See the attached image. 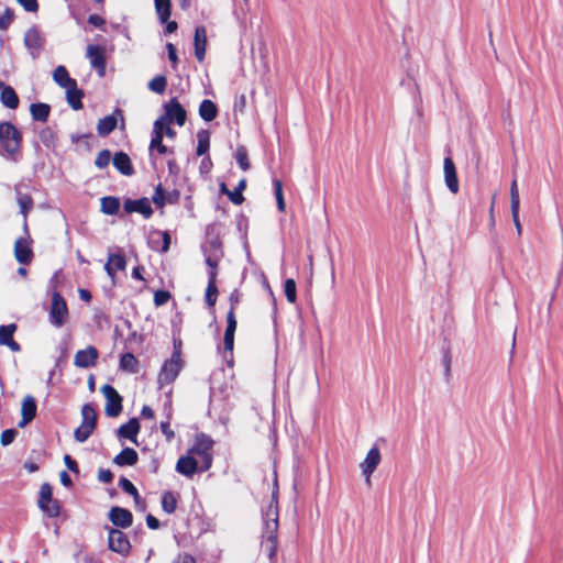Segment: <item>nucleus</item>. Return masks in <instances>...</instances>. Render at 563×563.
Instances as JSON below:
<instances>
[{
    "label": "nucleus",
    "mask_w": 563,
    "mask_h": 563,
    "mask_svg": "<svg viewBox=\"0 0 563 563\" xmlns=\"http://www.w3.org/2000/svg\"><path fill=\"white\" fill-rule=\"evenodd\" d=\"M278 516V507L274 504L268 505L263 512V537L266 540L265 550L269 560H273L277 553Z\"/></svg>",
    "instance_id": "obj_1"
},
{
    "label": "nucleus",
    "mask_w": 563,
    "mask_h": 563,
    "mask_svg": "<svg viewBox=\"0 0 563 563\" xmlns=\"http://www.w3.org/2000/svg\"><path fill=\"white\" fill-rule=\"evenodd\" d=\"M22 143L21 131L11 122L0 123V147L9 155L20 151Z\"/></svg>",
    "instance_id": "obj_2"
},
{
    "label": "nucleus",
    "mask_w": 563,
    "mask_h": 563,
    "mask_svg": "<svg viewBox=\"0 0 563 563\" xmlns=\"http://www.w3.org/2000/svg\"><path fill=\"white\" fill-rule=\"evenodd\" d=\"M183 366L184 362L181 358H178L177 352L172 353L170 358L164 362L158 373L157 384L159 388L172 384L179 375Z\"/></svg>",
    "instance_id": "obj_3"
},
{
    "label": "nucleus",
    "mask_w": 563,
    "mask_h": 563,
    "mask_svg": "<svg viewBox=\"0 0 563 563\" xmlns=\"http://www.w3.org/2000/svg\"><path fill=\"white\" fill-rule=\"evenodd\" d=\"M213 445V441L211 438L205 433H201L196 437L195 444L189 450L190 453L196 454L201 457L202 464L200 466V472L208 471L212 465V454L211 449Z\"/></svg>",
    "instance_id": "obj_4"
},
{
    "label": "nucleus",
    "mask_w": 563,
    "mask_h": 563,
    "mask_svg": "<svg viewBox=\"0 0 563 563\" xmlns=\"http://www.w3.org/2000/svg\"><path fill=\"white\" fill-rule=\"evenodd\" d=\"M37 506L49 518H56L60 514V504L53 498V489L48 483L41 485Z\"/></svg>",
    "instance_id": "obj_5"
},
{
    "label": "nucleus",
    "mask_w": 563,
    "mask_h": 563,
    "mask_svg": "<svg viewBox=\"0 0 563 563\" xmlns=\"http://www.w3.org/2000/svg\"><path fill=\"white\" fill-rule=\"evenodd\" d=\"M109 550L128 556L131 552V543L128 536L120 529L107 527Z\"/></svg>",
    "instance_id": "obj_6"
},
{
    "label": "nucleus",
    "mask_w": 563,
    "mask_h": 563,
    "mask_svg": "<svg viewBox=\"0 0 563 563\" xmlns=\"http://www.w3.org/2000/svg\"><path fill=\"white\" fill-rule=\"evenodd\" d=\"M23 42L32 58H38L45 45V37L40 29L35 25L27 29Z\"/></svg>",
    "instance_id": "obj_7"
},
{
    "label": "nucleus",
    "mask_w": 563,
    "mask_h": 563,
    "mask_svg": "<svg viewBox=\"0 0 563 563\" xmlns=\"http://www.w3.org/2000/svg\"><path fill=\"white\" fill-rule=\"evenodd\" d=\"M165 113L162 115L169 124L183 126L187 120V112L176 97L164 103Z\"/></svg>",
    "instance_id": "obj_8"
},
{
    "label": "nucleus",
    "mask_w": 563,
    "mask_h": 563,
    "mask_svg": "<svg viewBox=\"0 0 563 563\" xmlns=\"http://www.w3.org/2000/svg\"><path fill=\"white\" fill-rule=\"evenodd\" d=\"M86 57L98 76L103 77L107 68L106 48L98 44H89L86 49Z\"/></svg>",
    "instance_id": "obj_9"
},
{
    "label": "nucleus",
    "mask_w": 563,
    "mask_h": 563,
    "mask_svg": "<svg viewBox=\"0 0 563 563\" xmlns=\"http://www.w3.org/2000/svg\"><path fill=\"white\" fill-rule=\"evenodd\" d=\"M101 393L107 399L106 415L108 417H118L122 411V397L117 389L106 384L101 387Z\"/></svg>",
    "instance_id": "obj_10"
},
{
    "label": "nucleus",
    "mask_w": 563,
    "mask_h": 563,
    "mask_svg": "<svg viewBox=\"0 0 563 563\" xmlns=\"http://www.w3.org/2000/svg\"><path fill=\"white\" fill-rule=\"evenodd\" d=\"M109 520L112 522L113 526L120 528V529H126L132 526L133 523V515L132 512L126 509L119 506H113L109 514H108Z\"/></svg>",
    "instance_id": "obj_11"
},
{
    "label": "nucleus",
    "mask_w": 563,
    "mask_h": 563,
    "mask_svg": "<svg viewBox=\"0 0 563 563\" xmlns=\"http://www.w3.org/2000/svg\"><path fill=\"white\" fill-rule=\"evenodd\" d=\"M32 240L21 236L14 243V256L18 263L27 265L33 260V251L31 247Z\"/></svg>",
    "instance_id": "obj_12"
},
{
    "label": "nucleus",
    "mask_w": 563,
    "mask_h": 563,
    "mask_svg": "<svg viewBox=\"0 0 563 563\" xmlns=\"http://www.w3.org/2000/svg\"><path fill=\"white\" fill-rule=\"evenodd\" d=\"M123 208L126 213L137 212L141 213L145 219H150L153 216L151 202L146 197L135 200L125 199Z\"/></svg>",
    "instance_id": "obj_13"
},
{
    "label": "nucleus",
    "mask_w": 563,
    "mask_h": 563,
    "mask_svg": "<svg viewBox=\"0 0 563 563\" xmlns=\"http://www.w3.org/2000/svg\"><path fill=\"white\" fill-rule=\"evenodd\" d=\"M444 180L448 189L452 194H457L460 189L456 167L451 156H446L443 162Z\"/></svg>",
    "instance_id": "obj_14"
},
{
    "label": "nucleus",
    "mask_w": 563,
    "mask_h": 563,
    "mask_svg": "<svg viewBox=\"0 0 563 563\" xmlns=\"http://www.w3.org/2000/svg\"><path fill=\"white\" fill-rule=\"evenodd\" d=\"M519 209H520V197L517 180L514 179L510 186V210L512 222L516 227L518 235H521L522 227L519 219Z\"/></svg>",
    "instance_id": "obj_15"
},
{
    "label": "nucleus",
    "mask_w": 563,
    "mask_h": 563,
    "mask_svg": "<svg viewBox=\"0 0 563 563\" xmlns=\"http://www.w3.org/2000/svg\"><path fill=\"white\" fill-rule=\"evenodd\" d=\"M98 356V350L95 346H88L75 354L74 364L77 367L89 368L96 364Z\"/></svg>",
    "instance_id": "obj_16"
},
{
    "label": "nucleus",
    "mask_w": 563,
    "mask_h": 563,
    "mask_svg": "<svg viewBox=\"0 0 563 563\" xmlns=\"http://www.w3.org/2000/svg\"><path fill=\"white\" fill-rule=\"evenodd\" d=\"M382 460L380 452L377 446H373L366 454L365 460L361 464L362 473L366 476L367 483H369L371 475L377 468Z\"/></svg>",
    "instance_id": "obj_17"
},
{
    "label": "nucleus",
    "mask_w": 563,
    "mask_h": 563,
    "mask_svg": "<svg viewBox=\"0 0 563 563\" xmlns=\"http://www.w3.org/2000/svg\"><path fill=\"white\" fill-rule=\"evenodd\" d=\"M37 405L35 398L31 395L24 397L22 401L21 415L22 418L18 423L19 428H24L29 424L36 416Z\"/></svg>",
    "instance_id": "obj_18"
},
{
    "label": "nucleus",
    "mask_w": 563,
    "mask_h": 563,
    "mask_svg": "<svg viewBox=\"0 0 563 563\" xmlns=\"http://www.w3.org/2000/svg\"><path fill=\"white\" fill-rule=\"evenodd\" d=\"M194 47L197 60L202 62L207 49V30L203 25H199L195 30Z\"/></svg>",
    "instance_id": "obj_19"
},
{
    "label": "nucleus",
    "mask_w": 563,
    "mask_h": 563,
    "mask_svg": "<svg viewBox=\"0 0 563 563\" xmlns=\"http://www.w3.org/2000/svg\"><path fill=\"white\" fill-rule=\"evenodd\" d=\"M176 471L186 477H192L197 472H200V466L195 457L186 455L178 459Z\"/></svg>",
    "instance_id": "obj_20"
},
{
    "label": "nucleus",
    "mask_w": 563,
    "mask_h": 563,
    "mask_svg": "<svg viewBox=\"0 0 563 563\" xmlns=\"http://www.w3.org/2000/svg\"><path fill=\"white\" fill-rule=\"evenodd\" d=\"M112 164L124 176H132L135 173L131 158L125 152H117L112 158Z\"/></svg>",
    "instance_id": "obj_21"
},
{
    "label": "nucleus",
    "mask_w": 563,
    "mask_h": 563,
    "mask_svg": "<svg viewBox=\"0 0 563 563\" xmlns=\"http://www.w3.org/2000/svg\"><path fill=\"white\" fill-rule=\"evenodd\" d=\"M140 422L137 418H131L126 423L119 427L117 430V435L119 438H124L130 440L133 443L136 442L137 433L140 432Z\"/></svg>",
    "instance_id": "obj_22"
},
{
    "label": "nucleus",
    "mask_w": 563,
    "mask_h": 563,
    "mask_svg": "<svg viewBox=\"0 0 563 563\" xmlns=\"http://www.w3.org/2000/svg\"><path fill=\"white\" fill-rule=\"evenodd\" d=\"M85 93L84 90L78 88L77 82L71 85V87L66 88V100L67 103L74 110H80L82 109V98Z\"/></svg>",
    "instance_id": "obj_23"
},
{
    "label": "nucleus",
    "mask_w": 563,
    "mask_h": 563,
    "mask_svg": "<svg viewBox=\"0 0 563 563\" xmlns=\"http://www.w3.org/2000/svg\"><path fill=\"white\" fill-rule=\"evenodd\" d=\"M137 452L132 448H124L118 455L114 456L113 463L118 466H132L137 463Z\"/></svg>",
    "instance_id": "obj_24"
},
{
    "label": "nucleus",
    "mask_w": 563,
    "mask_h": 563,
    "mask_svg": "<svg viewBox=\"0 0 563 563\" xmlns=\"http://www.w3.org/2000/svg\"><path fill=\"white\" fill-rule=\"evenodd\" d=\"M441 354H442V366L444 369V379L446 383L451 380L452 377V352H451V344L450 342L444 339L442 346H441Z\"/></svg>",
    "instance_id": "obj_25"
},
{
    "label": "nucleus",
    "mask_w": 563,
    "mask_h": 563,
    "mask_svg": "<svg viewBox=\"0 0 563 563\" xmlns=\"http://www.w3.org/2000/svg\"><path fill=\"white\" fill-rule=\"evenodd\" d=\"M199 117L205 122L213 121L219 113L217 104L210 99H203L199 106Z\"/></svg>",
    "instance_id": "obj_26"
},
{
    "label": "nucleus",
    "mask_w": 563,
    "mask_h": 563,
    "mask_svg": "<svg viewBox=\"0 0 563 563\" xmlns=\"http://www.w3.org/2000/svg\"><path fill=\"white\" fill-rule=\"evenodd\" d=\"M126 261L123 254H110L104 269L109 276L113 277L117 271H124Z\"/></svg>",
    "instance_id": "obj_27"
},
{
    "label": "nucleus",
    "mask_w": 563,
    "mask_h": 563,
    "mask_svg": "<svg viewBox=\"0 0 563 563\" xmlns=\"http://www.w3.org/2000/svg\"><path fill=\"white\" fill-rule=\"evenodd\" d=\"M30 113L34 121L46 122L49 118L51 106L44 102H35L30 106Z\"/></svg>",
    "instance_id": "obj_28"
},
{
    "label": "nucleus",
    "mask_w": 563,
    "mask_h": 563,
    "mask_svg": "<svg viewBox=\"0 0 563 563\" xmlns=\"http://www.w3.org/2000/svg\"><path fill=\"white\" fill-rule=\"evenodd\" d=\"M49 317H67L66 301L57 291H54L52 296Z\"/></svg>",
    "instance_id": "obj_29"
},
{
    "label": "nucleus",
    "mask_w": 563,
    "mask_h": 563,
    "mask_svg": "<svg viewBox=\"0 0 563 563\" xmlns=\"http://www.w3.org/2000/svg\"><path fill=\"white\" fill-rule=\"evenodd\" d=\"M0 101L4 107L12 109V110H14L19 107L18 95H16L15 90L11 86H8V85H4L1 89Z\"/></svg>",
    "instance_id": "obj_30"
},
{
    "label": "nucleus",
    "mask_w": 563,
    "mask_h": 563,
    "mask_svg": "<svg viewBox=\"0 0 563 563\" xmlns=\"http://www.w3.org/2000/svg\"><path fill=\"white\" fill-rule=\"evenodd\" d=\"M53 79L59 87L65 89L77 82L76 79L69 76L68 70L63 65H59L54 69Z\"/></svg>",
    "instance_id": "obj_31"
},
{
    "label": "nucleus",
    "mask_w": 563,
    "mask_h": 563,
    "mask_svg": "<svg viewBox=\"0 0 563 563\" xmlns=\"http://www.w3.org/2000/svg\"><path fill=\"white\" fill-rule=\"evenodd\" d=\"M119 367L123 372L136 374L140 369V363L139 360L134 356V354L126 352L121 355Z\"/></svg>",
    "instance_id": "obj_32"
},
{
    "label": "nucleus",
    "mask_w": 563,
    "mask_h": 563,
    "mask_svg": "<svg viewBox=\"0 0 563 563\" xmlns=\"http://www.w3.org/2000/svg\"><path fill=\"white\" fill-rule=\"evenodd\" d=\"M118 120L113 114L100 119L97 125V132L100 136H107L115 130Z\"/></svg>",
    "instance_id": "obj_33"
},
{
    "label": "nucleus",
    "mask_w": 563,
    "mask_h": 563,
    "mask_svg": "<svg viewBox=\"0 0 563 563\" xmlns=\"http://www.w3.org/2000/svg\"><path fill=\"white\" fill-rule=\"evenodd\" d=\"M236 331V319H227V328L223 336L225 352H232L234 346V334Z\"/></svg>",
    "instance_id": "obj_34"
},
{
    "label": "nucleus",
    "mask_w": 563,
    "mask_h": 563,
    "mask_svg": "<svg viewBox=\"0 0 563 563\" xmlns=\"http://www.w3.org/2000/svg\"><path fill=\"white\" fill-rule=\"evenodd\" d=\"M38 139L48 150H55L57 145V134L51 126H45L38 131Z\"/></svg>",
    "instance_id": "obj_35"
},
{
    "label": "nucleus",
    "mask_w": 563,
    "mask_h": 563,
    "mask_svg": "<svg viewBox=\"0 0 563 563\" xmlns=\"http://www.w3.org/2000/svg\"><path fill=\"white\" fill-rule=\"evenodd\" d=\"M120 210V199L114 196H106L101 198V212L108 216H114Z\"/></svg>",
    "instance_id": "obj_36"
},
{
    "label": "nucleus",
    "mask_w": 563,
    "mask_h": 563,
    "mask_svg": "<svg viewBox=\"0 0 563 563\" xmlns=\"http://www.w3.org/2000/svg\"><path fill=\"white\" fill-rule=\"evenodd\" d=\"M154 4L159 22L164 24L170 18L172 2L170 0H154Z\"/></svg>",
    "instance_id": "obj_37"
},
{
    "label": "nucleus",
    "mask_w": 563,
    "mask_h": 563,
    "mask_svg": "<svg viewBox=\"0 0 563 563\" xmlns=\"http://www.w3.org/2000/svg\"><path fill=\"white\" fill-rule=\"evenodd\" d=\"M197 150L196 153L198 156H203L208 154L210 147V132L208 130L201 129L197 132Z\"/></svg>",
    "instance_id": "obj_38"
},
{
    "label": "nucleus",
    "mask_w": 563,
    "mask_h": 563,
    "mask_svg": "<svg viewBox=\"0 0 563 563\" xmlns=\"http://www.w3.org/2000/svg\"><path fill=\"white\" fill-rule=\"evenodd\" d=\"M202 252L205 255H221L223 256L222 251V243L218 236L208 239L202 245H201Z\"/></svg>",
    "instance_id": "obj_39"
},
{
    "label": "nucleus",
    "mask_w": 563,
    "mask_h": 563,
    "mask_svg": "<svg viewBox=\"0 0 563 563\" xmlns=\"http://www.w3.org/2000/svg\"><path fill=\"white\" fill-rule=\"evenodd\" d=\"M218 297L217 279H214V273L209 274L208 285L206 289L205 300L209 307L214 306Z\"/></svg>",
    "instance_id": "obj_40"
},
{
    "label": "nucleus",
    "mask_w": 563,
    "mask_h": 563,
    "mask_svg": "<svg viewBox=\"0 0 563 563\" xmlns=\"http://www.w3.org/2000/svg\"><path fill=\"white\" fill-rule=\"evenodd\" d=\"M162 508L166 514H174L177 508V497L174 492L167 490L162 495Z\"/></svg>",
    "instance_id": "obj_41"
},
{
    "label": "nucleus",
    "mask_w": 563,
    "mask_h": 563,
    "mask_svg": "<svg viewBox=\"0 0 563 563\" xmlns=\"http://www.w3.org/2000/svg\"><path fill=\"white\" fill-rule=\"evenodd\" d=\"M96 427L89 424V423H82L75 430L74 437L75 440L79 443L86 442L89 437L92 434Z\"/></svg>",
    "instance_id": "obj_42"
},
{
    "label": "nucleus",
    "mask_w": 563,
    "mask_h": 563,
    "mask_svg": "<svg viewBox=\"0 0 563 563\" xmlns=\"http://www.w3.org/2000/svg\"><path fill=\"white\" fill-rule=\"evenodd\" d=\"M82 423L97 427V412L91 404H85L81 408Z\"/></svg>",
    "instance_id": "obj_43"
},
{
    "label": "nucleus",
    "mask_w": 563,
    "mask_h": 563,
    "mask_svg": "<svg viewBox=\"0 0 563 563\" xmlns=\"http://www.w3.org/2000/svg\"><path fill=\"white\" fill-rule=\"evenodd\" d=\"M246 188V180L241 179L238 186L229 194L232 203L239 206L244 201L243 190Z\"/></svg>",
    "instance_id": "obj_44"
},
{
    "label": "nucleus",
    "mask_w": 563,
    "mask_h": 563,
    "mask_svg": "<svg viewBox=\"0 0 563 563\" xmlns=\"http://www.w3.org/2000/svg\"><path fill=\"white\" fill-rule=\"evenodd\" d=\"M167 79L164 75L155 76L147 85L148 89L158 95L166 90Z\"/></svg>",
    "instance_id": "obj_45"
},
{
    "label": "nucleus",
    "mask_w": 563,
    "mask_h": 563,
    "mask_svg": "<svg viewBox=\"0 0 563 563\" xmlns=\"http://www.w3.org/2000/svg\"><path fill=\"white\" fill-rule=\"evenodd\" d=\"M274 194L276 198L277 209L280 212H284L286 209L284 195H283V184L279 179L273 178Z\"/></svg>",
    "instance_id": "obj_46"
},
{
    "label": "nucleus",
    "mask_w": 563,
    "mask_h": 563,
    "mask_svg": "<svg viewBox=\"0 0 563 563\" xmlns=\"http://www.w3.org/2000/svg\"><path fill=\"white\" fill-rule=\"evenodd\" d=\"M235 159L242 170L250 169L247 151L244 146H239L235 153Z\"/></svg>",
    "instance_id": "obj_47"
},
{
    "label": "nucleus",
    "mask_w": 563,
    "mask_h": 563,
    "mask_svg": "<svg viewBox=\"0 0 563 563\" xmlns=\"http://www.w3.org/2000/svg\"><path fill=\"white\" fill-rule=\"evenodd\" d=\"M15 323L0 325V345L5 344L7 341H10V339H13V333L15 332Z\"/></svg>",
    "instance_id": "obj_48"
},
{
    "label": "nucleus",
    "mask_w": 563,
    "mask_h": 563,
    "mask_svg": "<svg viewBox=\"0 0 563 563\" xmlns=\"http://www.w3.org/2000/svg\"><path fill=\"white\" fill-rule=\"evenodd\" d=\"M284 291L289 302H295L297 297L296 282L292 278H288L284 284Z\"/></svg>",
    "instance_id": "obj_49"
},
{
    "label": "nucleus",
    "mask_w": 563,
    "mask_h": 563,
    "mask_svg": "<svg viewBox=\"0 0 563 563\" xmlns=\"http://www.w3.org/2000/svg\"><path fill=\"white\" fill-rule=\"evenodd\" d=\"M18 203L20 206L21 213L23 214V218L27 217V212L33 207V199L30 195H21L18 197Z\"/></svg>",
    "instance_id": "obj_50"
},
{
    "label": "nucleus",
    "mask_w": 563,
    "mask_h": 563,
    "mask_svg": "<svg viewBox=\"0 0 563 563\" xmlns=\"http://www.w3.org/2000/svg\"><path fill=\"white\" fill-rule=\"evenodd\" d=\"M166 192L162 186V184H158L155 188L154 195L152 197V200L154 205L157 208H163L166 205Z\"/></svg>",
    "instance_id": "obj_51"
},
{
    "label": "nucleus",
    "mask_w": 563,
    "mask_h": 563,
    "mask_svg": "<svg viewBox=\"0 0 563 563\" xmlns=\"http://www.w3.org/2000/svg\"><path fill=\"white\" fill-rule=\"evenodd\" d=\"M110 162H111V152L109 150H102L98 153L96 161H95V165L98 168L102 169V168L108 167Z\"/></svg>",
    "instance_id": "obj_52"
},
{
    "label": "nucleus",
    "mask_w": 563,
    "mask_h": 563,
    "mask_svg": "<svg viewBox=\"0 0 563 563\" xmlns=\"http://www.w3.org/2000/svg\"><path fill=\"white\" fill-rule=\"evenodd\" d=\"M221 257H222L221 255H217V254L216 255H209V254L205 255L206 264L209 267L208 275L213 272L214 279H217V267L219 265Z\"/></svg>",
    "instance_id": "obj_53"
},
{
    "label": "nucleus",
    "mask_w": 563,
    "mask_h": 563,
    "mask_svg": "<svg viewBox=\"0 0 563 563\" xmlns=\"http://www.w3.org/2000/svg\"><path fill=\"white\" fill-rule=\"evenodd\" d=\"M18 431L15 429H5L2 431L0 442L3 446L10 445L16 438Z\"/></svg>",
    "instance_id": "obj_54"
},
{
    "label": "nucleus",
    "mask_w": 563,
    "mask_h": 563,
    "mask_svg": "<svg viewBox=\"0 0 563 563\" xmlns=\"http://www.w3.org/2000/svg\"><path fill=\"white\" fill-rule=\"evenodd\" d=\"M14 13L11 9L7 8L2 14H0V30H7L12 23Z\"/></svg>",
    "instance_id": "obj_55"
},
{
    "label": "nucleus",
    "mask_w": 563,
    "mask_h": 563,
    "mask_svg": "<svg viewBox=\"0 0 563 563\" xmlns=\"http://www.w3.org/2000/svg\"><path fill=\"white\" fill-rule=\"evenodd\" d=\"M170 299V292L168 290L159 289L154 294V303L159 307L165 305Z\"/></svg>",
    "instance_id": "obj_56"
},
{
    "label": "nucleus",
    "mask_w": 563,
    "mask_h": 563,
    "mask_svg": "<svg viewBox=\"0 0 563 563\" xmlns=\"http://www.w3.org/2000/svg\"><path fill=\"white\" fill-rule=\"evenodd\" d=\"M119 486L121 487V489H122L123 492H125L126 494H129V495H131V496H132V495H136V493H137L136 487H135V486L133 485V483H132L130 479H128L126 477H121V478L119 479Z\"/></svg>",
    "instance_id": "obj_57"
},
{
    "label": "nucleus",
    "mask_w": 563,
    "mask_h": 563,
    "mask_svg": "<svg viewBox=\"0 0 563 563\" xmlns=\"http://www.w3.org/2000/svg\"><path fill=\"white\" fill-rule=\"evenodd\" d=\"M164 135H162L159 132L152 133L148 151L150 155H153V151H156L163 143Z\"/></svg>",
    "instance_id": "obj_58"
},
{
    "label": "nucleus",
    "mask_w": 563,
    "mask_h": 563,
    "mask_svg": "<svg viewBox=\"0 0 563 563\" xmlns=\"http://www.w3.org/2000/svg\"><path fill=\"white\" fill-rule=\"evenodd\" d=\"M169 418H170V413H168L167 420L162 421L161 426H159L162 433L165 435L166 441H168V442H170L175 437L174 431L170 429Z\"/></svg>",
    "instance_id": "obj_59"
},
{
    "label": "nucleus",
    "mask_w": 563,
    "mask_h": 563,
    "mask_svg": "<svg viewBox=\"0 0 563 563\" xmlns=\"http://www.w3.org/2000/svg\"><path fill=\"white\" fill-rule=\"evenodd\" d=\"M230 309L229 311L227 312V316L225 317H234V309H235V305L240 301V292L234 289L231 295H230Z\"/></svg>",
    "instance_id": "obj_60"
},
{
    "label": "nucleus",
    "mask_w": 563,
    "mask_h": 563,
    "mask_svg": "<svg viewBox=\"0 0 563 563\" xmlns=\"http://www.w3.org/2000/svg\"><path fill=\"white\" fill-rule=\"evenodd\" d=\"M26 12H36L38 10L37 0H16Z\"/></svg>",
    "instance_id": "obj_61"
},
{
    "label": "nucleus",
    "mask_w": 563,
    "mask_h": 563,
    "mask_svg": "<svg viewBox=\"0 0 563 563\" xmlns=\"http://www.w3.org/2000/svg\"><path fill=\"white\" fill-rule=\"evenodd\" d=\"M166 49H167V54H168V59L170 60L173 67L176 68V66L178 64V56H177L176 47L174 46L173 43H167Z\"/></svg>",
    "instance_id": "obj_62"
},
{
    "label": "nucleus",
    "mask_w": 563,
    "mask_h": 563,
    "mask_svg": "<svg viewBox=\"0 0 563 563\" xmlns=\"http://www.w3.org/2000/svg\"><path fill=\"white\" fill-rule=\"evenodd\" d=\"M98 479L101 483H111L113 479V473L108 468H100L98 472Z\"/></svg>",
    "instance_id": "obj_63"
},
{
    "label": "nucleus",
    "mask_w": 563,
    "mask_h": 563,
    "mask_svg": "<svg viewBox=\"0 0 563 563\" xmlns=\"http://www.w3.org/2000/svg\"><path fill=\"white\" fill-rule=\"evenodd\" d=\"M64 463L70 472L75 474L79 473L78 463L70 455L66 454L64 456Z\"/></svg>",
    "instance_id": "obj_64"
}]
</instances>
